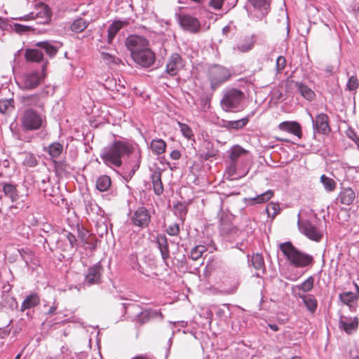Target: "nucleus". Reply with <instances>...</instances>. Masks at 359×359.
Listing matches in <instances>:
<instances>
[{"mask_svg": "<svg viewBox=\"0 0 359 359\" xmlns=\"http://www.w3.org/2000/svg\"><path fill=\"white\" fill-rule=\"evenodd\" d=\"M133 151L132 144L118 140L106 147L100 157L107 165H112L118 168L122 165V158L130 155Z\"/></svg>", "mask_w": 359, "mask_h": 359, "instance_id": "f257e3e1", "label": "nucleus"}, {"mask_svg": "<svg viewBox=\"0 0 359 359\" xmlns=\"http://www.w3.org/2000/svg\"><path fill=\"white\" fill-rule=\"evenodd\" d=\"M279 248L287 260L296 267H305L313 262L311 255L298 250L290 241L280 243Z\"/></svg>", "mask_w": 359, "mask_h": 359, "instance_id": "f03ea898", "label": "nucleus"}, {"mask_svg": "<svg viewBox=\"0 0 359 359\" xmlns=\"http://www.w3.org/2000/svg\"><path fill=\"white\" fill-rule=\"evenodd\" d=\"M20 121L22 130L27 132L40 129L45 122V118L36 110L27 108L22 111Z\"/></svg>", "mask_w": 359, "mask_h": 359, "instance_id": "7ed1b4c3", "label": "nucleus"}, {"mask_svg": "<svg viewBox=\"0 0 359 359\" xmlns=\"http://www.w3.org/2000/svg\"><path fill=\"white\" fill-rule=\"evenodd\" d=\"M245 98V93L241 90L235 88H229L224 93L220 105L225 111H233L239 107Z\"/></svg>", "mask_w": 359, "mask_h": 359, "instance_id": "20e7f679", "label": "nucleus"}, {"mask_svg": "<svg viewBox=\"0 0 359 359\" xmlns=\"http://www.w3.org/2000/svg\"><path fill=\"white\" fill-rule=\"evenodd\" d=\"M207 76L210 81L211 89L215 90L223 83L228 81L231 78V74L224 67L212 65L208 69Z\"/></svg>", "mask_w": 359, "mask_h": 359, "instance_id": "39448f33", "label": "nucleus"}, {"mask_svg": "<svg viewBox=\"0 0 359 359\" xmlns=\"http://www.w3.org/2000/svg\"><path fill=\"white\" fill-rule=\"evenodd\" d=\"M256 41V36L253 34H240L235 39L233 49L241 53L249 52L255 46Z\"/></svg>", "mask_w": 359, "mask_h": 359, "instance_id": "423d86ee", "label": "nucleus"}, {"mask_svg": "<svg viewBox=\"0 0 359 359\" xmlns=\"http://www.w3.org/2000/svg\"><path fill=\"white\" fill-rule=\"evenodd\" d=\"M286 87L288 90L299 93L308 101H313L316 97L315 92L302 82L295 81L292 79L287 80Z\"/></svg>", "mask_w": 359, "mask_h": 359, "instance_id": "0eeeda50", "label": "nucleus"}, {"mask_svg": "<svg viewBox=\"0 0 359 359\" xmlns=\"http://www.w3.org/2000/svg\"><path fill=\"white\" fill-rule=\"evenodd\" d=\"M50 18L51 13L48 6L46 4H41L36 6L35 11L20 18V20L28 21L39 19V23L45 24L50 20Z\"/></svg>", "mask_w": 359, "mask_h": 359, "instance_id": "6e6552de", "label": "nucleus"}, {"mask_svg": "<svg viewBox=\"0 0 359 359\" xmlns=\"http://www.w3.org/2000/svg\"><path fill=\"white\" fill-rule=\"evenodd\" d=\"M178 22L184 30L191 34H197L201 28L198 19L189 14H180L178 15Z\"/></svg>", "mask_w": 359, "mask_h": 359, "instance_id": "1a4fd4ad", "label": "nucleus"}, {"mask_svg": "<svg viewBox=\"0 0 359 359\" xmlns=\"http://www.w3.org/2000/svg\"><path fill=\"white\" fill-rule=\"evenodd\" d=\"M126 46L130 51L131 56L149 46L148 41L139 35H130L125 41Z\"/></svg>", "mask_w": 359, "mask_h": 359, "instance_id": "9d476101", "label": "nucleus"}, {"mask_svg": "<svg viewBox=\"0 0 359 359\" xmlns=\"http://www.w3.org/2000/svg\"><path fill=\"white\" fill-rule=\"evenodd\" d=\"M130 219L134 226L144 229L149 226L151 215L147 209L140 207L132 214Z\"/></svg>", "mask_w": 359, "mask_h": 359, "instance_id": "9b49d317", "label": "nucleus"}, {"mask_svg": "<svg viewBox=\"0 0 359 359\" xmlns=\"http://www.w3.org/2000/svg\"><path fill=\"white\" fill-rule=\"evenodd\" d=\"M45 74H39L36 72H31L24 74L22 80L23 88L27 90H32L36 88L43 80Z\"/></svg>", "mask_w": 359, "mask_h": 359, "instance_id": "f8f14e48", "label": "nucleus"}, {"mask_svg": "<svg viewBox=\"0 0 359 359\" xmlns=\"http://www.w3.org/2000/svg\"><path fill=\"white\" fill-rule=\"evenodd\" d=\"M132 57L136 63L142 67H149L155 61V55L149 46L137 53H135Z\"/></svg>", "mask_w": 359, "mask_h": 359, "instance_id": "ddd939ff", "label": "nucleus"}, {"mask_svg": "<svg viewBox=\"0 0 359 359\" xmlns=\"http://www.w3.org/2000/svg\"><path fill=\"white\" fill-rule=\"evenodd\" d=\"M299 228L300 231L311 240L319 241L323 237V233L308 221L299 222Z\"/></svg>", "mask_w": 359, "mask_h": 359, "instance_id": "4468645a", "label": "nucleus"}, {"mask_svg": "<svg viewBox=\"0 0 359 359\" xmlns=\"http://www.w3.org/2000/svg\"><path fill=\"white\" fill-rule=\"evenodd\" d=\"M62 234L63 236L57 243V247L65 252L73 249L77 241L75 236L66 231Z\"/></svg>", "mask_w": 359, "mask_h": 359, "instance_id": "2eb2a0df", "label": "nucleus"}, {"mask_svg": "<svg viewBox=\"0 0 359 359\" xmlns=\"http://www.w3.org/2000/svg\"><path fill=\"white\" fill-rule=\"evenodd\" d=\"M183 67V61L181 56L177 53L172 54L166 65V72L170 75L175 76Z\"/></svg>", "mask_w": 359, "mask_h": 359, "instance_id": "dca6fc26", "label": "nucleus"}, {"mask_svg": "<svg viewBox=\"0 0 359 359\" xmlns=\"http://www.w3.org/2000/svg\"><path fill=\"white\" fill-rule=\"evenodd\" d=\"M313 126L316 130L320 133L327 134L330 131V127L329 126V118L325 114H318L316 117V120L313 121L311 117Z\"/></svg>", "mask_w": 359, "mask_h": 359, "instance_id": "f3484780", "label": "nucleus"}, {"mask_svg": "<svg viewBox=\"0 0 359 359\" xmlns=\"http://www.w3.org/2000/svg\"><path fill=\"white\" fill-rule=\"evenodd\" d=\"M280 130L291 133L301 138L302 136V126L296 121H283L278 125Z\"/></svg>", "mask_w": 359, "mask_h": 359, "instance_id": "a211bd4d", "label": "nucleus"}, {"mask_svg": "<svg viewBox=\"0 0 359 359\" xmlns=\"http://www.w3.org/2000/svg\"><path fill=\"white\" fill-rule=\"evenodd\" d=\"M222 284L225 292L231 294L237 290L239 282L238 278L234 276L224 275L222 280Z\"/></svg>", "mask_w": 359, "mask_h": 359, "instance_id": "6ab92c4d", "label": "nucleus"}, {"mask_svg": "<svg viewBox=\"0 0 359 359\" xmlns=\"http://www.w3.org/2000/svg\"><path fill=\"white\" fill-rule=\"evenodd\" d=\"M102 270V266L99 264L90 267L86 275V281L89 285L99 284L100 283Z\"/></svg>", "mask_w": 359, "mask_h": 359, "instance_id": "aec40b11", "label": "nucleus"}, {"mask_svg": "<svg viewBox=\"0 0 359 359\" xmlns=\"http://www.w3.org/2000/svg\"><path fill=\"white\" fill-rule=\"evenodd\" d=\"M128 22L116 20L113 22L107 29V42L111 44L116 34L123 27L128 25Z\"/></svg>", "mask_w": 359, "mask_h": 359, "instance_id": "412c9836", "label": "nucleus"}, {"mask_svg": "<svg viewBox=\"0 0 359 359\" xmlns=\"http://www.w3.org/2000/svg\"><path fill=\"white\" fill-rule=\"evenodd\" d=\"M355 198V191L351 188H344L339 195L340 203L346 205L352 204Z\"/></svg>", "mask_w": 359, "mask_h": 359, "instance_id": "4be33fe9", "label": "nucleus"}, {"mask_svg": "<svg viewBox=\"0 0 359 359\" xmlns=\"http://www.w3.org/2000/svg\"><path fill=\"white\" fill-rule=\"evenodd\" d=\"M40 303V297L36 293H32L28 295L22 302L20 310L24 311L27 309H32L37 306Z\"/></svg>", "mask_w": 359, "mask_h": 359, "instance_id": "5701e85b", "label": "nucleus"}, {"mask_svg": "<svg viewBox=\"0 0 359 359\" xmlns=\"http://www.w3.org/2000/svg\"><path fill=\"white\" fill-rule=\"evenodd\" d=\"M22 103L27 107H43V104L41 102L40 96L38 94H33L23 96L21 98Z\"/></svg>", "mask_w": 359, "mask_h": 359, "instance_id": "b1692460", "label": "nucleus"}, {"mask_svg": "<svg viewBox=\"0 0 359 359\" xmlns=\"http://www.w3.org/2000/svg\"><path fill=\"white\" fill-rule=\"evenodd\" d=\"M25 57L28 62H40L43 60V54L39 50L28 48L25 50Z\"/></svg>", "mask_w": 359, "mask_h": 359, "instance_id": "393cba45", "label": "nucleus"}, {"mask_svg": "<svg viewBox=\"0 0 359 359\" xmlns=\"http://www.w3.org/2000/svg\"><path fill=\"white\" fill-rule=\"evenodd\" d=\"M158 316L163 318V315L161 312H158L157 311L152 309H147L138 314L137 319L140 323L142 325L147 323L151 318H154Z\"/></svg>", "mask_w": 359, "mask_h": 359, "instance_id": "a878e982", "label": "nucleus"}, {"mask_svg": "<svg viewBox=\"0 0 359 359\" xmlns=\"http://www.w3.org/2000/svg\"><path fill=\"white\" fill-rule=\"evenodd\" d=\"M151 181L154 193L158 196L162 194L164 189L161 180V173L155 171L151 175Z\"/></svg>", "mask_w": 359, "mask_h": 359, "instance_id": "bb28decb", "label": "nucleus"}, {"mask_svg": "<svg viewBox=\"0 0 359 359\" xmlns=\"http://www.w3.org/2000/svg\"><path fill=\"white\" fill-rule=\"evenodd\" d=\"M167 144L162 139L153 140L151 142L150 148L151 151L156 155H160L165 151Z\"/></svg>", "mask_w": 359, "mask_h": 359, "instance_id": "cd10ccee", "label": "nucleus"}, {"mask_svg": "<svg viewBox=\"0 0 359 359\" xmlns=\"http://www.w3.org/2000/svg\"><path fill=\"white\" fill-rule=\"evenodd\" d=\"M249 1L255 9L260 11L263 15L266 14L270 8L271 0H249Z\"/></svg>", "mask_w": 359, "mask_h": 359, "instance_id": "c85d7f7f", "label": "nucleus"}, {"mask_svg": "<svg viewBox=\"0 0 359 359\" xmlns=\"http://www.w3.org/2000/svg\"><path fill=\"white\" fill-rule=\"evenodd\" d=\"M299 297L303 299V302L307 308V309L312 313H313L317 309V300L316 298L311 294H299Z\"/></svg>", "mask_w": 359, "mask_h": 359, "instance_id": "c756f323", "label": "nucleus"}, {"mask_svg": "<svg viewBox=\"0 0 359 359\" xmlns=\"http://www.w3.org/2000/svg\"><path fill=\"white\" fill-rule=\"evenodd\" d=\"M157 241L162 258L166 260L170 255L167 238L165 236H161L158 237Z\"/></svg>", "mask_w": 359, "mask_h": 359, "instance_id": "7c9ffc66", "label": "nucleus"}, {"mask_svg": "<svg viewBox=\"0 0 359 359\" xmlns=\"http://www.w3.org/2000/svg\"><path fill=\"white\" fill-rule=\"evenodd\" d=\"M248 154V151L244 149L243 147H241L239 145H236L231 149V154L229 155V158L233 165H235L238 158L245 156Z\"/></svg>", "mask_w": 359, "mask_h": 359, "instance_id": "2f4dec72", "label": "nucleus"}, {"mask_svg": "<svg viewBox=\"0 0 359 359\" xmlns=\"http://www.w3.org/2000/svg\"><path fill=\"white\" fill-rule=\"evenodd\" d=\"M340 324L343 330L347 333L351 334L353 331L355 330L358 326V320L355 318L353 320L348 321L340 320Z\"/></svg>", "mask_w": 359, "mask_h": 359, "instance_id": "473e14b6", "label": "nucleus"}, {"mask_svg": "<svg viewBox=\"0 0 359 359\" xmlns=\"http://www.w3.org/2000/svg\"><path fill=\"white\" fill-rule=\"evenodd\" d=\"M111 187V178L107 175L98 177L96 182V188L100 191H106Z\"/></svg>", "mask_w": 359, "mask_h": 359, "instance_id": "72a5a7b5", "label": "nucleus"}, {"mask_svg": "<svg viewBox=\"0 0 359 359\" xmlns=\"http://www.w3.org/2000/svg\"><path fill=\"white\" fill-rule=\"evenodd\" d=\"M249 122V118L245 117L237 121H226L225 126L228 129L238 130L244 128L246 124Z\"/></svg>", "mask_w": 359, "mask_h": 359, "instance_id": "f704fd0d", "label": "nucleus"}, {"mask_svg": "<svg viewBox=\"0 0 359 359\" xmlns=\"http://www.w3.org/2000/svg\"><path fill=\"white\" fill-rule=\"evenodd\" d=\"M252 264L253 267L262 273L265 271L264 261L262 255L259 254H255L252 256Z\"/></svg>", "mask_w": 359, "mask_h": 359, "instance_id": "c9c22d12", "label": "nucleus"}, {"mask_svg": "<svg viewBox=\"0 0 359 359\" xmlns=\"http://www.w3.org/2000/svg\"><path fill=\"white\" fill-rule=\"evenodd\" d=\"M320 182L323 184L325 189L328 192L334 191L336 189L337 184L335 181L327 177L325 175H323L320 177Z\"/></svg>", "mask_w": 359, "mask_h": 359, "instance_id": "e433bc0d", "label": "nucleus"}, {"mask_svg": "<svg viewBox=\"0 0 359 359\" xmlns=\"http://www.w3.org/2000/svg\"><path fill=\"white\" fill-rule=\"evenodd\" d=\"M36 46L44 49L50 57L55 55L57 53V49L48 41L39 42Z\"/></svg>", "mask_w": 359, "mask_h": 359, "instance_id": "4c0bfd02", "label": "nucleus"}, {"mask_svg": "<svg viewBox=\"0 0 359 359\" xmlns=\"http://www.w3.org/2000/svg\"><path fill=\"white\" fill-rule=\"evenodd\" d=\"M3 191L4 194L9 197L13 201L16 199L18 195L15 186L8 183L4 184Z\"/></svg>", "mask_w": 359, "mask_h": 359, "instance_id": "58836bf2", "label": "nucleus"}, {"mask_svg": "<svg viewBox=\"0 0 359 359\" xmlns=\"http://www.w3.org/2000/svg\"><path fill=\"white\" fill-rule=\"evenodd\" d=\"M88 26L87 22L83 18L75 20L71 25V29L76 33H80L85 30Z\"/></svg>", "mask_w": 359, "mask_h": 359, "instance_id": "ea45409f", "label": "nucleus"}, {"mask_svg": "<svg viewBox=\"0 0 359 359\" xmlns=\"http://www.w3.org/2000/svg\"><path fill=\"white\" fill-rule=\"evenodd\" d=\"M313 283L314 278L312 276H309L300 285H297L296 288L299 290L303 291L304 292H308L313 289Z\"/></svg>", "mask_w": 359, "mask_h": 359, "instance_id": "a19ab883", "label": "nucleus"}, {"mask_svg": "<svg viewBox=\"0 0 359 359\" xmlns=\"http://www.w3.org/2000/svg\"><path fill=\"white\" fill-rule=\"evenodd\" d=\"M63 151V146L59 142H54L49 146L48 152L53 157L59 156Z\"/></svg>", "mask_w": 359, "mask_h": 359, "instance_id": "79ce46f5", "label": "nucleus"}, {"mask_svg": "<svg viewBox=\"0 0 359 359\" xmlns=\"http://www.w3.org/2000/svg\"><path fill=\"white\" fill-rule=\"evenodd\" d=\"M280 208L277 203H269L266 208V211L269 217L273 219L280 212Z\"/></svg>", "mask_w": 359, "mask_h": 359, "instance_id": "37998d69", "label": "nucleus"}, {"mask_svg": "<svg viewBox=\"0 0 359 359\" xmlns=\"http://www.w3.org/2000/svg\"><path fill=\"white\" fill-rule=\"evenodd\" d=\"M273 196V191L271 190H268L266 192L259 194L257 197L252 199L256 203H263L268 201H269Z\"/></svg>", "mask_w": 359, "mask_h": 359, "instance_id": "c03bdc74", "label": "nucleus"}, {"mask_svg": "<svg viewBox=\"0 0 359 359\" xmlns=\"http://www.w3.org/2000/svg\"><path fill=\"white\" fill-rule=\"evenodd\" d=\"M101 58L103 60L107 65L114 64L119 65L121 63V60L118 57H115L114 55H110L109 53L102 52L101 53Z\"/></svg>", "mask_w": 359, "mask_h": 359, "instance_id": "a18cd8bd", "label": "nucleus"}, {"mask_svg": "<svg viewBox=\"0 0 359 359\" xmlns=\"http://www.w3.org/2000/svg\"><path fill=\"white\" fill-rule=\"evenodd\" d=\"M13 103V100H0V112L2 114H6L8 111L12 110L14 108Z\"/></svg>", "mask_w": 359, "mask_h": 359, "instance_id": "49530a36", "label": "nucleus"}, {"mask_svg": "<svg viewBox=\"0 0 359 359\" xmlns=\"http://www.w3.org/2000/svg\"><path fill=\"white\" fill-rule=\"evenodd\" d=\"M340 300L345 304L348 305L355 299V294L351 292H346L339 295Z\"/></svg>", "mask_w": 359, "mask_h": 359, "instance_id": "de8ad7c7", "label": "nucleus"}, {"mask_svg": "<svg viewBox=\"0 0 359 359\" xmlns=\"http://www.w3.org/2000/svg\"><path fill=\"white\" fill-rule=\"evenodd\" d=\"M179 126H180V130L182 133V135L185 137H187V138L190 140L194 136L192 130L191 129V128L188 125L179 122Z\"/></svg>", "mask_w": 359, "mask_h": 359, "instance_id": "09e8293b", "label": "nucleus"}, {"mask_svg": "<svg viewBox=\"0 0 359 359\" xmlns=\"http://www.w3.org/2000/svg\"><path fill=\"white\" fill-rule=\"evenodd\" d=\"M359 86V81L356 76H352L349 78L346 87L349 90H354Z\"/></svg>", "mask_w": 359, "mask_h": 359, "instance_id": "8fccbe9b", "label": "nucleus"}, {"mask_svg": "<svg viewBox=\"0 0 359 359\" xmlns=\"http://www.w3.org/2000/svg\"><path fill=\"white\" fill-rule=\"evenodd\" d=\"M225 0H210L208 6L215 11H219L222 8Z\"/></svg>", "mask_w": 359, "mask_h": 359, "instance_id": "3c124183", "label": "nucleus"}, {"mask_svg": "<svg viewBox=\"0 0 359 359\" xmlns=\"http://www.w3.org/2000/svg\"><path fill=\"white\" fill-rule=\"evenodd\" d=\"M286 59L283 56L278 57L276 60V68L278 72L282 71L286 66Z\"/></svg>", "mask_w": 359, "mask_h": 359, "instance_id": "603ef678", "label": "nucleus"}, {"mask_svg": "<svg viewBox=\"0 0 359 359\" xmlns=\"http://www.w3.org/2000/svg\"><path fill=\"white\" fill-rule=\"evenodd\" d=\"M166 232L170 236H177L180 233V227L177 224H174L170 226L167 229Z\"/></svg>", "mask_w": 359, "mask_h": 359, "instance_id": "864d4df0", "label": "nucleus"}, {"mask_svg": "<svg viewBox=\"0 0 359 359\" xmlns=\"http://www.w3.org/2000/svg\"><path fill=\"white\" fill-rule=\"evenodd\" d=\"M24 164L29 167H34L36 165V160L32 155H27L24 160Z\"/></svg>", "mask_w": 359, "mask_h": 359, "instance_id": "5fc2aeb1", "label": "nucleus"}, {"mask_svg": "<svg viewBox=\"0 0 359 359\" xmlns=\"http://www.w3.org/2000/svg\"><path fill=\"white\" fill-rule=\"evenodd\" d=\"M202 254H201V251H198L197 250H196L195 248H194L191 251V258L193 259V260H198L199 258H201L202 257Z\"/></svg>", "mask_w": 359, "mask_h": 359, "instance_id": "6e6d98bb", "label": "nucleus"}, {"mask_svg": "<svg viewBox=\"0 0 359 359\" xmlns=\"http://www.w3.org/2000/svg\"><path fill=\"white\" fill-rule=\"evenodd\" d=\"M170 156L173 160H178L181 157V153L178 150H173L170 152Z\"/></svg>", "mask_w": 359, "mask_h": 359, "instance_id": "4d7b16f0", "label": "nucleus"}, {"mask_svg": "<svg viewBox=\"0 0 359 359\" xmlns=\"http://www.w3.org/2000/svg\"><path fill=\"white\" fill-rule=\"evenodd\" d=\"M57 309V304L53 302V305L50 307L47 312V315L52 316L55 313V311Z\"/></svg>", "mask_w": 359, "mask_h": 359, "instance_id": "13d9d810", "label": "nucleus"}, {"mask_svg": "<svg viewBox=\"0 0 359 359\" xmlns=\"http://www.w3.org/2000/svg\"><path fill=\"white\" fill-rule=\"evenodd\" d=\"M11 331L10 330H8L6 328L0 329V338L4 339L6 337H8L10 334Z\"/></svg>", "mask_w": 359, "mask_h": 359, "instance_id": "bf43d9fd", "label": "nucleus"}, {"mask_svg": "<svg viewBox=\"0 0 359 359\" xmlns=\"http://www.w3.org/2000/svg\"><path fill=\"white\" fill-rule=\"evenodd\" d=\"M15 27L16 31H18L19 32H26L29 29L28 27L22 25H19V24H15Z\"/></svg>", "mask_w": 359, "mask_h": 359, "instance_id": "052dcab7", "label": "nucleus"}, {"mask_svg": "<svg viewBox=\"0 0 359 359\" xmlns=\"http://www.w3.org/2000/svg\"><path fill=\"white\" fill-rule=\"evenodd\" d=\"M194 248L196 250H197L198 251H201L202 255L206 250V248L204 245H198V246L195 247Z\"/></svg>", "mask_w": 359, "mask_h": 359, "instance_id": "680f3d73", "label": "nucleus"}, {"mask_svg": "<svg viewBox=\"0 0 359 359\" xmlns=\"http://www.w3.org/2000/svg\"><path fill=\"white\" fill-rule=\"evenodd\" d=\"M132 359H149V358L147 355H137Z\"/></svg>", "mask_w": 359, "mask_h": 359, "instance_id": "e2e57ef3", "label": "nucleus"}, {"mask_svg": "<svg viewBox=\"0 0 359 359\" xmlns=\"http://www.w3.org/2000/svg\"><path fill=\"white\" fill-rule=\"evenodd\" d=\"M270 327L274 331H277L278 330V326L276 325H270Z\"/></svg>", "mask_w": 359, "mask_h": 359, "instance_id": "0e129e2a", "label": "nucleus"}, {"mask_svg": "<svg viewBox=\"0 0 359 359\" xmlns=\"http://www.w3.org/2000/svg\"><path fill=\"white\" fill-rule=\"evenodd\" d=\"M22 352L23 350L15 356V359H20Z\"/></svg>", "mask_w": 359, "mask_h": 359, "instance_id": "69168bd1", "label": "nucleus"}, {"mask_svg": "<svg viewBox=\"0 0 359 359\" xmlns=\"http://www.w3.org/2000/svg\"><path fill=\"white\" fill-rule=\"evenodd\" d=\"M277 140H279V141H283V142H289V140H287V139H285V138H279V137H278Z\"/></svg>", "mask_w": 359, "mask_h": 359, "instance_id": "338daca9", "label": "nucleus"}, {"mask_svg": "<svg viewBox=\"0 0 359 359\" xmlns=\"http://www.w3.org/2000/svg\"><path fill=\"white\" fill-rule=\"evenodd\" d=\"M291 359H301V358H299L298 356H294Z\"/></svg>", "mask_w": 359, "mask_h": 359, "instance_id": "774afa93", "label": "nucleus"}]
</instances>
